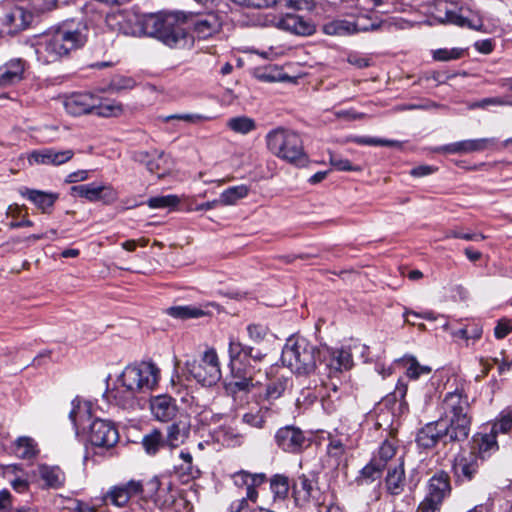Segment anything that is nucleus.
Listing matches in <instances>:
<instances>
[{
    "instance_id": "obj_23",
    "label": "nucleus",
    "mask_w": 512,
    "mask_h": 512,
    "mask_svg": "<svg viewBox=\"0 0 512 512\" xmlns=\"http://www.w3.org/2000/svg\"><path fill=\"white\" fill-rule=\"evenodd\" d=\"M33 13L23 6H14L4 15L3 23L8 33L13 34L26 29L33 21Z\"/></svg>"
},
{
    "instance_id": "obj_27",
    "label": "nucleus",
    "mask_w": 512,
    "mask_h": 512,
    "mask_svg": "<svg viewBox=\"0 0 512 512\" xmlns=\"http://www.w3.org/2000/svg\"><path fill=\"white\" fill-rule=\"evenodd\" d=\"M323 32L331 36H346L357 32L368 31L369 27L361 25L359 20L351 22L347 20H333L323 25Z\"/></svg>"
},
{
    "instance_id": "obj_51",
    "label": "nucleus",
    "mask_w": 512,
    "mask_h": 512,
    "mask_svg": "<svg viewBox=\"0 0 512 512\" xmlns=\"http://www.w3.org/2000/svg\"><path fill=\"white\" fill-rule=\"evenodd\" d=\"M179 202L180 199L176 195L156 196L148 200V206L152 209L174 207Z\"/></svg>"
},
{
    "instance_id": "obj_11",
    "label": "nucleus",
    "mask_w": 512,
    "mask_h": 512,
    "mask_svg": "<svg viewBox=\"0 0 512 512\" xmlns=\"http://www.w3.org/2000/svg\"><path fill=\"white\" fill-rule=\"evenodd\" d=\"M451 427L448 423L443 422L441 419L427 423L418 430L416 435V443L419 447L424 449H431L439 442L446 444L447 442H459L464 439H456L452 437Z\"/></svg>"
},
{
    "instance_id": "obj_25",
    "label": "nucleus",
    "mask_w": 512,
    "mask_h": 512,
    "mask_svg": "<svg viewBox=\"0 0 512 512\" xmlns=\"http://www.w3.org/2000/svg\"><path fill=\"white\" fill-rule=\"evenodd\" d=\"M279 27L285 31L300 36L312 35L315 30V24L297 14H286L278 23Z\"/></svg>"
},
{
    "instance_id": "obj_56",
    "label": "nucleus",
    "mask_w": 512,
    "mask_h": 512,
    "mask_svg": "<svg viewBox=\"0 0 512 512\" xmlns=\"http://www.w3.org/2000/svg\"><path fill=\"white\" fill-rule=\"evenodd\" d=\"M329 161L331 166L338 171H360L359 166H355L348 159L335 154L330 155Z\"/></svg>"
},
{
    "instance_id": "obj_41",
    "label": "nucleus",
    "mask_w": 512,
    "mask_h": 512,
    "mask_svg": "<svg viewBox=\"0 0 512 512\" xmlns=\"http://www.w3.org/2000/svg\"><path fill=\"white\" fill-rule=\"evenodd\" d=\"M249 193V187L242 184L229 187L220 194L222 205H234L238 200L245 198Z\"/></svg>"
},
{
    "instance_id": "obj_32",
    "label": "nucleus",
    "mask_w": 512,
    "mask_h": 512,
    "mask_svg": "<svg viewBox=\"0 0 512 512\" xmlns=\"http://www.w3.org/2000/svg\"><path fill=\"white\" fill-rule=\"evenodd\" d=\"M39 475L46 486L50 488L58 489L65 482V474L57 466L41 465L39 467Z\"/></svg>"
},
{
    "instance_id": "obj_34",
    "label": "nucleus",
    "mask_w": 512,
    "mask_h": 512,
    "mask_svg": "<svg viewBox=\"0 0 512 512\" xmlns=\"http://www.w3.org/2000/svg\"><path fill=\"white\" fill-rule=\"evenodd\" d=\"M406 368V376L409 379L417 380L422 375H429L432 368L427 365H421L414 356H404L398 360Z\"/></svg>"
},
{
    "instance_id": "obj_55",
    "label": "nucleus",
    "mask_w": 512,
    "mask_h": 512,
    "mask_svg": "<svg viewBox=\"0 0 512 512\" xmlns=\"http://www.w3.org/2000/svg\"><path fill=\"white\" fill-rule=\"evenodd\" d=\"M268 332V327L262 324H249L247 326L248 337L254 343H261L264 341Z\"/></svg>"
},
{
    "instance_id": "obj_38",
    "label": "nucleus",
    "mask_w": 512,
    "mask_h": 512,
    "mask_svg": "<svg viewBox=\"0 0 512 512\" xmlns=\"http://www.w3.org/2000/svg\"><path fill=\"white\" fill-rule=\"evenodd\" d=\"M496 436L497 435L491 431L489 434L474 438V445L471 450H475L480 459L483 460L487 453L498 448Z\"/></svg>"
},
{
    "instance_id": "obj_5",
    "label": "nucleus",
    "mask_w": 512,
    "mask_h": 512,
    "mask_svg": "<svg viewBox=\"0 0 512 512\" xmlns=\"http://www.w3.org/2000/svg\"><path fill=\"white\" fill-rule=\"evenodd\" d=\"M443 422L451 427L452 437L467 439L470 431L471 417L469 415L468 397L464 389L457 387L454 391L447 392L441 404Z\"/></svg>"
},
{
    "instance_id": "obj_63",
    "label": "nucleus",
    "mask_w": 512,
    "mask_h": 512,
    "mask_svg": "<svg viewBox=\"0 0 512 512\" xmlns=\"http://www.w3.org/2000/svg\"><path fill=\"white\" fill-rule=\"evenodd\" d=\"M436 171H437V168L434 166L420 165V166L414 167L410 171V175L418 178V177H424V176L431 175Z\"/></svg>"
},
{
    "instance_id": "obj_1",
    "label": "nucleus",
    "mask_w": 512,
    "mask_h": 512,
    "mask_svg": "<svg viewBox=\"0 0 512 512\" xmlns=\"http://www.w3.org/2000/svg\"><path fill=\"white\" fill-rule=\"evenodd\" d=\"M109 27L124 35H147L160 40L170 48L186 49L194 44V36L187 32L192 28L199 39H207L220 29L214 14L187 16L183 12H167L138 16L133 12H117L106 17Z\"/></svg>"
},
{
    "instance_id": "obj_8",
    "label": "nucleus",
    "mask_w": 512,
    "mask_h": 512,
    "mask_svg": "<svg viewBox=\"0 0 512 512\" xmlns=\"http://www.w3.org/2000/svg\"><path fill=\"white\" fill-rule=\"evenodd\" d=\"M63 106L66 112L73 116L95 114L100 117H111L123 111L120 103H103L100 97L92 93H73L66 96Z\"/></svg>"
},
{
    "instance_id": "obj_15",
    "label": "nucleus",
    "mask_w": 512,
    "mask_h": 512,
    "mask_svg": "<svg viewBox=\"0 0 512 512\" xmlns=\"http://www.w3.org/2000/svg\"><path fill=\"white\" fill-rule=\"evenodd\" d=\"M274 440L281 450L289 453L302 451L307 442L304 433L294 426H285L278 429L275 433Z\"/></svg>"
},
{
    "instance_id": "obj_28",
    "label": "nucleus",
    "mask_w": 512,
    "mask_h": 512,
    "mask_svg": "<svg viewBox=\"0 0 512 512\" xmlns=\"http://www.w3.org/2000/svg\"><path fill=\"white\" fill-rule=\"evenodd\" d=\"M69 419L73 423L76 431L85 430V424L91 419V404L76 398L72 401V409L69 413Z\"/></svg>"
},
{
    "instance_id": "obj_48",
    "label": "nucleus",
    "mask_w": 512,
    "mask_h": 512,
    "mask_svg": "<svg viewBox=\"0 0 512 512\" xmlns=\"http://www.w3.org/2000/svg\"><path fill=\"white\" fill-rule=\"evenodd\" d=\"M186 438V431L184 427L180 426V423H173L168 427V433L165 443L170 447L175 448L184 442Z\"/></svg>"
},
{
    "instance_id": "obj_13",
    "label": "nucleus",
    "mask_w": 512,
    "mask_h": 512,
    "mask_svg": "<svg viewBox=\"0 0 512 512\" xmlns=\"http://www.w3.org/2000/svg\"><path fill=\"white\" fill-rule=\"evenodd\" d=\"M89 441L99 448H113L119 441V433L115 424L105 419H95L89 425Z\"/></svg>"
},
{
    "instance_id": "obj_52",
    "label": "nucleus",
    "mask_w": 512,
    "mask_h": 512,
    "mask_svg": "<svg viewBox=\"0 0 512 512\" xmlns=\"http://www.w3.org/2000/svg\"><path fill=\"white\" fill-rule=\"evenodd\" d=\"M211 119H212V117L207 116V115H203V114L186 113V114L168 115V116L163 118V121L164 122H168L170 120H182V121H185V122H188V123L198 124V123H202L204 121H208V120H211Z\"/></svg>"
},
{
    "instance_id": "obj_7",
    "label": "nucleus",
    "mask_w": 512,
    "mask_h": 512,
    "mask_svg": "<svg viewBox=\"0 0 512 512\" xmlns=\"http://www.w3.org/2000/svg\"><path fill=\"white\" fill-rule=\"evenodd\" d=\"M268 150L276 157L294 165H303L306 160L300 136L289 129L277 127L265 137Z\"/></svg>"
},
{
    "instance_id": "obj_46",
    "label": "nucleus",
    "mask_w": 512,
    "mask_h": 512,
    "mask_svg": "<svg viewBox=\"0 0 512 512\" xmlns=\"http://www.w3.org/2000/svg\"><path fill=\"white\" fill-rule=\"evenodd\" d=\"M353 143L358 145L367 146H388V147H400L401 143L397 140H387L377 137L368 136H354L350 139Z\"/></svg>"
},
{
    "instance_id": "obj_31",
    "label": "nucleus",
    "mask_w": 512,
    "mask_h": 512,
    "mask_svg": "<svg viewBox=\"0 0 512 512\" xmlns=\"http://www.w3.org/2000/svg\"><path fill=\"white\" fill-rule=\"evenodd\" d=\"M20 193L23 197L34 203L44 213L47 212V210L51 208L58 199V194L28 188L21 189Z\"/></svg>"
},
{
    "instance_id": "obj_18",
    "label": "nucleus",
    "mask_w": 512,
    "mask_h": 512,
    "mask_svg": "<svg viewBox=\"0 0 512 512\" xmlns=\"http://www.w3.org/2000/svg\"><path fill=\"white\" fill-rule=\"evenodd\" d=\"M73 156L74 151L71 149L56 150L44 148L33 151L29 155L28 161L30 164L59 166L70 161Z\"/></svg>"
},
{
    "instance_id": "obj_21",
    "label": "nucleus",
    "mask_w": 512,
    "mask_h": 512,
    "mask_svg": "<svg viewBox=\"0 0 512 512\" xmlns=\"http://www.w3.org/2000/svg\"><path fill=\"white\" fill-rule=\"evenodd\" d=\"M153 417L160 422L172 421L178 413L176 400L169 395H158L150 399Z\"/></svg>"
},
{
    "instance_id": "obj_57",
    "label": "nucleus",
    "mask_w": 512,
    "mask_h": 512,
    "mask_svg": "<svg viewBox=\"0 0 512 512\" xmlns=\"http://www.w3.org/2000/svg\"><path fill=\"white\" fill-rule=\"evenodd\" d=\"M512 332V320L500 319L494 328V335L497 339L505 338Z\"/></svg>"
},
{
    "instance_id": "obj_60",
    "label": "nucleus",
    "mask_w": 512,
    "mask_h": 512,
    "mask_svg": "<svg viewBox=\"0 0 512 512\" xmlns=\"http://www.w3.org/2000/svg\"><path fill=\"white\" fill-rule=\"evenodd\" d=\"M448 238H458V239H464L467 241H480L484 240L486 238L483 234H476V233H461L456 230H451L447 234Z\"/></svg>"
},
{
    "instance_id": "obj_29",
    "label": "nucleus",
    "mask_w": 512,
    "mask_h": 512,
    "mask_svg": "<svg viewBox=\"0 0 512 512\" xmlns=\"http://www.w3.org/2000/svg\"><path fill=\"white\" fill-rule=\"evenodd\" d=\"M450 493L449 477L445 473L434 475L429 480V492L426 498L435 503L443 502L444 498Z\"/></svg>"
},
{
    "instance_id": "obj_35",
    "label": "nucleus",
    "mask_w": 512,
    "mask_h": 512,
    "mask_svg": "<svg viewBox=\"0 0 512 512\" xmlns=\"http://www.w3.org/2000/svg\"><path fill=\"white\" fill-rule=\"evenodd\" d=\"M290 489L291 482L287 476L275 474L270 478V490L274 500H285L288 497Z\"/></svg>"
},
{
    "instance_id": "obj_62",
    "label": "nucleus",
    "mask_w": 512,
    "mask_h": 512,
    "mask_svg": "<svg viewBox=\"0 0 512 512\" xmlns=\"http://www.w3.org/2000/svg\"><path fill=\"white\" fill-rule=\"evenodd\" d=\"M249 501L250 498H248V493H246L245 497H242L241 499H237L233 501L230 505V511L231 512H249Z\"/></svg>"
},
{
    "instance_id": "obj_22",
    "label": "nucleus",
    "mask_w": 512,
    "mask_h": 512,
    "mask_svg": "<svg viewBox=\"0 0 512 512\" xmlns=\"http://www.w3.org/2000/svg\"><path fill=\"white\" fill-rule=\"evenodd\" d=\"M235 486L239 488H246L248 498L252 503H256L258 499L257 487L262 485L267 477L264 473H250L245 470H240L232 475Z\"/></svg>"
},
{
    "instance_id": "obj_36",
    "label": "nucleus",
    "mask_w": 512,
    "mask_h": 512,
    "mask_svg": "<svg viewBox=\"0 0 512 512\" xmlns=\"http://www.w3.org/2000/svg\"><path fill=\"white\" fill-rule=\"evenodd\" d=\"M14 451L21 459H32L38 454L37 443L31 437H19L15 442Z\"/></svg>"
},
{
    "instance_id": "obj_19",
    "label": "nucleus",
    "mask_w": 512,
    "mask_h": 512,
    "mask_svg": "<svg viewBox=\"0 0 512 512\" xmlns=\"http://www.w3.org/2000/svg\"><path fill=\"white\" fill-rule=\"evenodd\" d=\"M143 492L141 481L130 480L129 482L112 487L105 496V501L117 507L125 506L131 497Z\"/></svg>"
},
{
    "instance_id": "obj_4",
    "label": "nucleus",
    "mask_w": 512,
    "mask_h": 512,
    "mask_svg": "<svg viewBox=\"0 0 512 512\" xmlns=\"http://www.w3.org/2000/svg\"><path fill=\"white\" fill-rule=\"evenodd\" d=\"M228 352L233 381L227 385V390L233 394L250 392L260 383L255 377L263 369L266 353L234 338L229 341Z\"/></svg>"
},
{
    "instance_id": "obj_16",
    "label": "nucleus",
    "mask_w": 512,
    "mask_h": 512,
    "mask_svg": "<svg viewBox=\"0 0 512 512\" xmlns=\"http://www.w3.org/2000/svg\"><path fill=\"white\" fill-rule=\"evenodd\" d=\"M496 143L495 138L469 139L438 147L435 151L445 154H468L492 148Z\"/></svg>"
},
{
    "instance_id": "obj_50",
    "label": "nucleus",
    "mask_w": 512,
    "mask_h": 512,
    "mask_svg": "<svg viewBox=\"0 0 512 512\" xmlns=\"http://www.w3.org/2000/svg\"><path fill=\"white\" fill-rule=\"evenodd\" d=\"M136 86V81L127 76H116L111 79L108 90L112 92H121L131 90Z\"/></svg>"
},
{
    "instance_id": "obj_45",
    "label": "nucleus",
    "mask_w": 512,
    "mask_h": 512,
    "mask_svg": "<svg viewBox=\"0 0 512 512\" xmlns=\"http://www.w3.org/2000/svg\"><path fill=\"white\" fill-rule=\"evenodd\" d=\"M227 126L239 134H248L256 128L255 121L246 116L234 117L228 120Z\"/></svg>"
},
{
    "instance_id": "obj_49",
    "label": "nucleus",
    "mask_w": 512,
    "mask_h": 512,
    "mask_svg": "<svg viewBox=\"0 0 512 512\" xmlns=\"http://www.w3.org/2000/svg\"><path fill=\"white\" fill-rule=\"evenodd\" d=\"M396 449L393 440H385L379 447L377 454L373 456V459H377L379 462L381 461L383 466L386 467L387 462L395 456Z\"/></svg>"
},
{
    "instance_id": "obj_10",
    "label": "nucleus",
    "mask_w": 512,
    "mask_h": 512,
    "mask_svg": "<svg viewBox=\"0 0 512 512\" xmlns=\"http://www.w3.org/2000/svg\"><path fill=\"white\" fill-rule=\"evenodd\" d=\"M186 371L203 386L211 387L221 379V370L214 349L205 351L199 360H187Z\"/></svg>"
},
{
    "instance_id": "obj_17",
    "label": "nucleus",
    "mask_w": 512,
    "mask_h": 512,
    "mask_svg": "<svg viewBox=\"0 0 512 512\" xmlns=\"http://www.w3.org/2000/svg\"><path fill=\"white\" fill-rule=\"evenodd\" d=\"M72 191L90 202L102 201L110 204L117 199V192L109 185L89 183L73 186Z\"/></svg>"
},
{
    "instance_id": "obj_26",
    "label": "nucleus",
    "mask_w": 512,
    "mask_h": 512,
    "mask_svg": "<svg viewBox=\"0 0 512 512\" xmlns=\"http://www.w3.org/2000/svg\"><path fill=\"white\" fill-rule=\"evenodd\" d=\"M384 486L386 492L391 496H398L404 492L406 476L403 461H400L393 467H388L387 475L384 479Z\"/></svg>"
},
{
    "instance_id": "obj_12",
    "label": "nucleus",
    "mask_w": 512,
    "mask_h": 512,
    "mask_svg": "<svg viewBox=\"0 0 512 512\" xmlns=\"http://www.w3.org/2000/svg\"><path fill=\"white\" fill-rule=\"evenodd\" d=\"M435 18L443 24H451L461 28H469L472 30H480L483 26L481 18L464 8L448 9L446 6L442 9L441 5L436 8Z\"/></svg>"
},
{
    "instance_id": "obj_30",
    "label": "nucleus",
    "mask_w": 512,
    "mask_h": 512,
    "mask_svg": "<svg viewBox=\"0 0 512 512\" xmlns=\"http://www.w3.org/2000/svg\"><path fill=\"white\" fill-rule=\"evenodd\" d=\"M317 364L318 373H326L328 376L343 371L334 350L326 347L319 348Z\"/></svg>"
},
{
    "instance_id": "obj_43",
    "label": "nucleus",
    "mask_w": 512,
    "mask_h": 512,
    "mask_svg": "<svg viewBox=\"0 0 512 512\" xmlns=\"http://www.w3.org/2000/svg\"><path fill=\"white\" fill-rule=\"evenodd\" d=\"M330 5L339 9L347 15L358 16L366 7L362 0H327Z\"/></svg>"
},
{
    "instance_id": "obj_61",
    "label": "nucleus",
    "mask_w": 512,
    "mask_h": 512,
    "mask_svg": "<svg viewBox=\"0 0 512 512\" xmlns=\"http://www.w3.org/2000/svg\"><path fill=\"white\" fill-rule=\"evenodd\" d=\"M336 357L338 358L339 363L343 370H348L353 365L352 355L347 350H334Z\"/></svg>"
},
{
    "instance_id": "obj_39",
    "label": "nucleus",
    "mask_w": 512,
    "mask_h": 512,
    "mask_svg": "<svg viewBox=\"0 0 512 512\" xmlns=\"http://www.w3.org/2000/svg\"><path fill=\"white\" fill-rule=\"evenodd\" d=\"M164 445L165 440L163 435L157 429H154L150 433L143 436L142 446L145 452L149 455H155Z\"/></svg>"
},
{
    "instance_id": "obj_9",
    "label": "nucleus",
    "mask_w": 512,
    "mask_h": 512,
    "mask_svg": "<svg viewBox=\"0 0 512 512\" xmlns=\"http://www.w3.org/2000/svg\"><path fill=\"white\" fill-rule=\"evenodd\" d=\"M291 490L295 504L299 507L310 504L320 506L324 502V491L319 485V474L315 471H308L294 477Z\"/></svg>"
},
{
    "instance_id": "obj_40",
    "label": "nucleus",
    "mask_w": 512,
    "mask_h": 512,
    "mask_svg": "<svg viewBox=\"0 0 512 512\" xmlns=\"http://www.w3.org/2000/svg\"><path fill=\"white\" fill-rule=\"evenodd\" d=\"M270 408L267 406H260L256 410H250L246 412L242 416L243 423L257 428L261 429L264 427V424L266 422L267 414L269 413Z\"/></svg>"
},
{
    "instance_id": "obj_53",
    "label": "nucleus",
    "mask_w": 512,
    "mask_h": 512,
    "mask_svg": "<svg viewBox=\"0 0 512 512\" xmlns=\"http://www.w3.org/2000/svg\"><path fill=\"white\" fill-rule=\"evenodd\" d=\"M139 156L140 161L145 162L147 169L151 173H158L161 170V164L165 162L162 152H155L153 158H150L147 153H141Z\"/></svg>"
},
{
    "instance_id": "obj_3",
    "label": "nucleus",
    "mask_w": 512,
    "mask_h": 512,
    "mask_svg": "<svg viewBox=\"0 0 512 512\" xmlns=\"http://www.w3.org/2000/svg\"><path fill=\"white\" fill-rule=\"evenodd\" d=\"M86 41V26L65 22L40 35L35 40L34 51L39 62L51 64L68 57L72 51L83 47Z\"/></svg>"
},
{
    "instance_id": "obj_64",
    "label": "nucleus",
    "mask_w": 512,
    "mask_h": 512,
    "mask_svg": "<svg viewBox=\"0 0 512 512\" xmlns=\"http://www.w3.org/2000/svg\"><path fill=\"white\" fill-rule=\"evenodd\" d=\"M441 503L432 502L431 499L426 498L420 503L418 512H439Z\"/></svg>"
},
{
    "instance_id": "obj_24",
    "label": "nucleus",
    "mask_w": 512,
    "mask_h": 512,
    "mask_svg": "<svg viewBox=\"0 0 512 512\" xmlns=\"http://www.w3.org/2000/svg\"><path fill=\"white\" fill-rule=\"evenodd\" d=\"M173 470L175 475L183 482L200 477L201 471L193 463V456L189 451L182 450L174 460Z\"/></svg>"
},
{
    "instance_id": "obj_14",
    "label": "nucleus",
    "mask_w": 512,
    "mask_h": 512,
    "mask_svg": "<svg viewBox=\"0 0 512 512\" xmlns=\"http://www.w3.org/2000/svg\"><path fill=\"white\" fill-rule=\"evenodd\" d=\"M482 459L475 450L462 451L459 453L453 464V472L458 482L471 481L479 469Z\"/></svg>"
},
{
    "instance_id": "obj_58",
    "label": "nucleus",
    "mask_w": 512,
    "mask_h": 512,
    "mask_svg": "<svg viewBox=\"0 0 512 512\" xmlns=\"http://www.w3.org/2000/svg\"><path fill=\"white\" fill-rule=\"evenodd\" d=\"M233 2L247 7L267 8L273 6L278 0H232Z\"/></svg>"
},
{
    "instance_id": "obj_59",
    "label": "nucleus",
    "mask_w": 512,
    "mask_h": 512,
    "mask_svg": "<svg viewBox=\"0 0 512 512\" xmlns=\"http://www.w3.org/2000/svg\"><path fill=\"white\" fill-rule=\"evenodd\" d=\"M345 452L344 444L337 439H332L327 446V453L329 456L339 459Z\"/></svg>"
},
{
    "instance_id": "obj_42",
    "label": "nucleus",
    "mask_w": 512,
    "mask_h": 512,
    "mask_svg": "<svg viewBox=\"0 0 512 512\" xmlns=\"http://www.w3.org/2000/svg\"><path fill=\"white\" fill-rule=\"evenodd\" d=\"M385 467L377 459H371L360 471V481L371 483L379 479Z\"/></svg>"
},
{
    "instance_id": "obj_20",
    "label": "nucleus",
    "mask_w": 512,
    "mask_h": 512,
    "mask_svg": "<svg viewBox=\"0 0 512 512\" xmlns=\"http://www.w3.org/2000/svg\"><path fill=\"white\" fill-rule=\"evenodd\" d=\"M28 64L22 58H12L0 65V86L9 87L20 83Z\"/></svg>"
},
{
    "instance_id": "obj_2",
    "label": "nucleus",
    "mask_w": 512,
    "mask_h": 512,
    "mask_svg": "<svg viewBox=\"0 0 512 512\" xmlns=\"http://www.w3.org/2000/svg\"><path fill=\"white\" fill-rule=\"evenodd\" d=\"M160 370L152 362L127 366L112 389H107L103 398L110 405L124 411H135L142 407L141 394L152 391L159 382Z\"/></svg>"
},
{
    "instance_id": "obj_6",
    "label": "nucleus",
    "mask_w": 512,
    "mask_h": 512,
    "mask_svg": "<svg viewBox=\"0 0 512 512\" xmlns=\"http://www.w3.org/2000/svg\"><path fill=\"white\" fill-rule=\"evenodd\" d=\"M319 348L307 339L291 336L287 339L281 354L283 365L298 375H311L317 371Z\"/></svg>"
},
{
    "instance_id": "obj_44",
    "label": "nucleus",
    "mask_w": 512,
    "mask_h": 512,
    "mask_svg": "<svg viewBox=\"0 0 512 512\" xmlns=\"http://www.w3.org/2000/svg\"><path fill=\"white\" fill-rule=\"evenodd\" d=\"M286 387L287 379L284 377H278L267 384L265 392L261 397L266 401L276 400L282 396Z\"/></svg>"
},
{
    "instance_id": "obj_47",
    "label": "nucleus",
    "mask_w": 512,
    "mask_h": 512,
    "mask_svg": "<svg viewBox=\"0 0 512 512\" xmlns=\"http://www.w3.org/2000/svg\"><path fill=\"white\" fill-rule=\"evenodd\" d=\"M491 430L496 435L512 431V409L503 410L493 423Z\"/></svg>"
},
{
    "instance_id": "obj_33",
    "label": "nucleus",
    "mask_w": 512,
    "mask_h": 512,
    "mask_svg": "<svg viewBox=\"0 0 512 512\" xmlns=\"http://www.w3.org/2000/svg\"><path fill=\"white\" fill-rule=\"evenodd\" d=\"M167 314L180 320L197 319L205 316L207 313L198 306H172L166 310Z\"/></svg>"
},
{
    "instance_id": "obj_37",
    "label": "nucleus",
    "mask_w": 512,
    "mask_h": 512,
    "mask_svg": "<svg viewBox=\"0 0 512 512\" xmlns=\"http://www.w3.org/2000/svg\"><path fill=\"white\" fill-rule=\"evenodd\" d=\"M216 434L218 440H221L227 446H238L243 442V435L232 425H221Z\"/></svg>"
},
{
    "instance_id": "obj_54",
    "label": "nucleus",
    "mask_w": 512,
    "mask_h": 512,
    "mask_svg": "<svg viewBox=\"0 0 512 512\" xmlns=\"http://www.w3.org/2000/svg\"><path fill=\"white\" fill-rule=\"evenodd\" d=\"M463 53L461 48H441L433 52V58L437 61H450L461 58Z\"/></svg>"
}]
</instances>
